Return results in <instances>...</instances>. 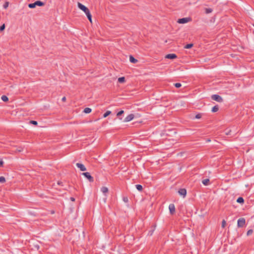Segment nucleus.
<instances>
[{
	"label": "nucleus",
	"mask_w": 254,
	"mask_h": 254,
	"mask_svg": "<svg viewBox=\"0 0 254 254\" xmlns=\"http://www.w3.org/2000/svg\"><path fill=\"white\" fill-rule=\"evenodd\" d=\"M77 6H78V7L80 10H81L83 11H84V12L85 13L86 15H87L88 14L90 13V10H89V9L87 7H86L85 5L82 4V3H81L80 2H78L77 3Z\"/></svg>",
	"instance_id": "obj_1"
},
{
	"label": "nucleus",
	"mask_w": 254,
	"mask_h": 254,
	"mask_svg": "<svg viewBox=\"0 0 254 254\" xmlns=\"http://www.w3.org/2000/svg\"><path fill=\"white\" fill-rule=\"evenodd\" d=\"M44 5V3L40 0H37L34 3H29L28 7L30 8H35L36 6H41Z\"/></svg>",
	"instance_id": "obj_2"
},
{
	"label": "nucleus",
	"mask_w": 254,
	"mask_h": 254,
	"mask_svg": "<svg viewBox=\"0 0 254 254\" xmlns=\"http://www.w3.org/2000/svg\"><path fill=\"white\" fill-rule=\"evenodd\" d=\"M190 20H191V19L190 17H185V18L179 19L178 20L177 22H178V23H180V24H185V23H187L189 22V21H190Z\"/></svg>",
	"instance_id": "obj_3"
},
{
	"label": "nucleus",
	"mask_w": 254,
	"mask_h": 254,
	"mask_svg": "<svg viewBox=\"0 0 254 254\" xmlns=\"http://www.w3.org/2000/svg\"><path fill=\"white\" fill-rule=\"evenodd\" d=\"M211 98L213 100L216 101L218 102H222L223 101L222 98L220 96L217 94L212 95Z\"/></svg>",
	"instance_id": "obj_4"
},
{
	"label": "nucleus",
	"mask_w": 254,
	"mask_h": 254,
	"mask_svg": "<svg viewBox=\"0 0 254 254\" xmlns=\"http://www.w3.org/2000/svg\"><path fill=\"white\" fill-rule=\"evenodd\" d=\"M246 223V220L244 218H240L238 220L237 225L239 227H243Z\"/></svg>",
	"instance_id": "obj_5"
},
{
	"label": "nucleus",
	"mask_w": 254,
	"mask_h": 254,
	"mask_svg": "<svg viewBox=\"0 0 254 254\" xmlns=\"http://www.w3.org/2000/svg\"><path fill=\"white\" fill-rule=\"evenodd\" d=\"M134 118V115L132 114H130L127 116L124 120V122L127 123L132 121Z\"/></svg>",
	"instance_id": "obj_6"
},
{
	"label": "nucleus",
	"mask_w": 254,
	"mask_h": 254,
	"mask_svg": "<svg viewBox=\"0 0 254 254\" xmlns=\"http://www.w3.org/2000/svg\"><path fill=\"white\" fill-rule=\"evenodd\" d=\"M82 175L84 176L90 182H93L94 181L93 178L90 175V174L88 172L83 173Z\"/></svg>",
	"instance_id": "obj_7"
},
{
	"label": "nucleus",
	"mask_w": 254,
	"mask_h": 254,
	"mask_svg": "<svg viewBox=\"0 0 254 254\" xmlns=\"http://www.w3.org/2000/svg\"><path fill=\"white\" fill-rule=\"evenodd\" d=\"M178 193L180 195H182L183 196V197H185L187 194V190L185 189H181L179 190Z\"/></svg>",
	"instance_id": "obj_8"
},
{
	"label": "nucleus",
	"mask_w": 254,
	"mask_h": 254,
	"mask_svg": "<svg viewBox=\"0 0 254 254\" xmlns=\"http://www.w3.org/2000/svg\"><path fill=\"white\" fill-rule=\"evenodd\" d=\"M169 209L171 214H173L175 212V206L174 204H170L169 206Z\"/></svg>",
	"instance_id": "obj_9"
},
{
	"label": "nucleus",
	"mask_w": 254,
	"mask_h": 254,
	"mask_svg": "<svg viewBox=\"0 0 254 254\" xmlns=\"http://www.w3.org/2000/svg\"><path fill=\"white\" fill-rule=\"evenodd\" d=\"M76 165L81 171H85L86 170V167L82 164L77 163Z\"/></svg>",
	"instance_id": "obj_10"
},
{
	"label": "nucleus",
	"mask_w": 254,
	"mask_h": 254,
	"mask_svg": "<svg viewBox=\"0 0 254 254\" xmlns=\"http://www.w3.org/2000/svg\"><path fill=\"white\" fill-rule=\"evenodd\" d=\"M165 58L169 59H174L177 58V56L175 54H168L165 56Z\"/></svg>",
	"instance_id": "obj_11"
},
{
	"label": "nucleus",
	"mask_w": 254,
	"mask_h": 254,
	"mask_svg": "<svg viewBox=\"0 0 254 254\" xmlns=\"http://www.w3.org/2000/svg\"><path fill=\"white\" fill-rule=\"evenodd\" d=\"M129 61L130 63L135 64V63H137V60L136 59H135V58H134L133 57V56H129Z\"/></svg>",
	"instance_id": "obj_12"
},
{
	"label": "nucleus",
	"mask_w": 254,
	"mask_h": 254,
	"mask_svg": "<svg viewBox=\"0 0 254 254\" xmlns=\"http://www.w3.org/2000/svg\"><path fill=\"white\" fill-rule=\"evenodd\" d=\"M101 191L104 194H106L108 191V189L107 187H103L101 189Z\"/></svg>",
	"instance_id": "obj_13"
},
{
	"label": "nucleus",
	"mask_w": 254,
	"mask_h": 254,
	"mask_svg": "<svg viewBox=\"0 0 254 254\" xmlns=\"http://www.w3.org/2000/svg\"><path fill=\"white\" fill-rule=\"evenodd\" d=\"M237 202L239 203H243L244 202V199L242 197H239L237 198Z\"/></svg>",
	"instance_id": "obj_14"
},
{
	"label": "nucleus",
	"mask_w": 254,
	"mask_h": 254,
	"mask_svg": "<svg viewBox=\"0 0 254 254\" xmlns=\"http://www.w3.org/2000/svg\"><path fill=\"white\" fill-rule=\"evenodd\" d=\"M209 182V180L208 179H206L202 180V183L204 186H207Z\"/></svg>",
	"instance_id": "obj_15"
},
{
	"label": "nucleus",
	"mask_w": 254,
	"mask_h": 254,
	"mask_svg": "<svg viewBox=\"0 0 254 254\" xmlns=\"http://www.w3.org/2000/svg\"><path fill=\"white\" fill-rule=\"evenodd\" d=\"M92 110L90 108H85L84 110V112L86 114H89L91 112Z\"/></svg>",
	"instance_id": "obj_16"
},
{
	"label": "nucleus",
	"mask_w": 254,
	"mask_h": 254,
	"mask_svg": "<svg viewBox=\"0 0 254 254\" xmlns=\"http://www.w3.org/2000/svg\"><path fill=\"white\" fill-rule=\"evenodd\" d=\"M135 187L136 189L139 191H141L142 190V186L141 185H136Z\"/></svg>",
	"instance_id": "obj_17"
},
{
	"label": "nucleus",
	"mask_w": 254,
	"mask_h": 254,
	"mask_svg": "<svg viewBox=\"0 0 254 254\" xmlns=\"http://www.w3.org/2000/svg\"><path fill=\"white\" fill-rule=\"evenodd\" d=\"M1 99L4 102H6L8 100V97L5 95H2L1 97Z\"/></svg>",
	"instance_id": "obj_18"
},
{
	"label": "nucleus",
	"mask_w": 254,
	"mask_h": 254,
	"mask_svg": "<svg viewBox=\"0 0 254 254\" xmlns=\"http://www.w3.org/2000/svg\"><path fill=\"white\" fill-rule=\"evenodd\" d=\"M125 81V78L124 77H119L118 78V81L120 83H123V82H124Z\"/></svg>",
	"instance_id": "obj_19"
},
{
	"label": "nucleus",
	"mask_w": 254,
	"mask_h": 254,
	"mask_svg": "<svg viewBox=\"0 0 254 254\" xmlns=\"http://www.w3.org/2000/svg\"><path fill=\"white\" fill-rule=\"evenodd\" d=\"M218 110V107L217 106H214L212 109V112H216Z\"/></svg>",
	"instance_id": "obj_20"
},
{
	"label": "nucleus",
	"mask_w": 254,
	"mask_h": 254,
	"mask_svg": "<svg viewBox=\"0 0 254 254\" xmlns=\"http://www.w3.org/2000/svg\"><path fill=\"white\" fill-rule=\"evenodd\" d=\"M111 112L110 111H107L104 115H103V117L104 118H106L107 116H108L110 114H111Z\"/></svg>",
	"instance_id": "obj_21"
},
{
	"label": "nucleus",
	"mask_w": 254,
	"mask_h": 254,
	"mask_svg": "<svg viewBox=\"0 0 254 254\" xmlns=\"http://www.w3.org/2000/svg\"><path fill=\"white\" fill-rule=\"evenodd\" d=\"M212 9L210 8H208L205 9V13L206 14L210 13L212 12Z\"/></svg>",
	"instance_id": "obj_22"
},
{
	"label": "nucleus",
	"mask_w": 254,
	"mask_h": 254,
	"mask_svg": "<svg viewBox=\"0 0 254 254\" xmlns=\"http://www.w3.org/2000/svg\"><path fill=\"white\" fill-rule=\"evenodd\" d=\"M88 20H89V21L92 23V15L91 14V13H89L87 15H86Z\"/></svg>",
	"instance_id": "obj_23"
},
{
	"label": "nucleus",
	"mask_w": 254,
	"mask_h": 254,
	"mask_svg": "<svg viewBox=\"0 0 254 254\" xmlns=\"http://www.w3.org/2000/svg\"><path fill=\"white\" fill-rule=\"evenodd\" d=\"M192 46H193V44H189L186 45L185 46V48H186V49H190V48H191Z\"/></svg>",
	"instance_id": "obj_24"
},
{
	"label": "nucleus",
	"mask_w": 254,
	"mask_h": 254,
	"mask_svg": "<svg viewBox=\"0 0 254 254\" xmlns=\"http://www.w3.org/2000/svg\"><path fill=\"white\" fill-rule=\"evenodd\" d=\"M8 5H9V3L8 2L6 1L5 2L3 5V7L4 9H6L7 8V7L8 6Z\"/></svg>",
	"instance_id": "obj_25"
},
{
	"label": "nucleus",
	"mask_w": 254,
	"mask_h": 254,
	"mask_svg": "<svg viewBox=\"0 0 254 254\" xmlns=\"http://www.w3.org/2000/svg\"><path fill=\"white\" fill-rule=\"evenodd\" d=\"M5 178L4 177H0V182L1 183H3L4 182H5Z\"/></svg>",
	"instance_id": "obj_26"
},
{
	"label": "nucleus",
	"mask_w": 254,
	"mask_h": 254,
	"mask_svg": "<svg viewBox=\"0 0 254 254\" xmlns=\"http://www.w3.org/2000/svg\"><path fill=\"white\" fill-rule=\"evenodd\" d=\"M201 116H202V115L201 114H198L195 115V118L196 119H199L201 118Z\"/></svg>",
	"instance_id": "obj_27"
},
{
	"label": "nucleus",
	"mask_w": 254,
	"mask_h": 254,
	"mask_svg": "<svg viewBox=\"0 0 254 254\" xmlns=\"http://www.w3.org/2000/svg\"><path fill=\"white\" fill-rule=\"evenodd\" d=\"M124 111L123 110H122V111L119 112L117 114V116L120 117L121 115H122L124 113Z\"/></svg>",
	"instance_id": "obj_28"
},
{
	"label": "nucleus",
	"mask_w": 254,
	"mask_h": 254,
	"mask_svg": "<svg viewBox=\"0 0 254 254\" xmlns=\"http://www.w3.org/2000/svg\"><path fill=\"white\" fill-rule=\"evenodd\" d=\"M5 28V24H2L0 27V32L3 31Z\"/></svg>",
	"instance_id": "obj_29"
},
{
	"label": "nucleus",
	"mask_w": 254,
	"mask_h": 254,
	"mask_svg": "<svg viewBox=\"0 0 254 254\" xmlns=\"http://www.w3.org/2000/svg\"><path fill=\"white\" fill-rule=\"evenodd\" d=\"M175 86L177 88H179L182 86V84L180 83H176L175 84Z\"/></svg>",
	"instance_id": "obj_30"
},
{
	"label": "nucleus",
	"mask_w": 254,
	"mask_h": 254,
	"mask_svg": "<svg viewBox=\"0 0 254 254\" xmlns=\"http://www.w3.org/2000/svg\"><path fill=\"white\" fill-rule=\"evenodd\" d=\"M226 222L225 220H223L222 222V227L224 228L225 227Z\"/></svg>",
	"instance_id": "obj_31"
},
{
	"label": "nucleus",
	"mask_w": 254,
	"mask_h": 254,
	"mask_svg": "<svg viewBox=\"0 0 254 254\" xmlns=\"http://www.w3.org/2000/svg\"><path fill=\"white\" fill-rule=\"evenodd\" d=\"M123 201L126 203L128 201V198L127 197H124Z\"/></svg>",
	"instance_id": "obj_32"
},
{
	"label": "nucleus",
	"mask_w": 254,
	"mask_h": 254,
	"mask_svg": "<svg viewBox=\"0 0 254 254\" xmlns=\"http://www.w3.org/2000/svg\"><path fill=\"white\" fill-rule=\"evenodd\" d=\"M253 233V230H249L247 232V235H250Z\"/></svg>",
	"instance_id": "obj_33"
},
{
	"label": "nucleus",
	"mask_w": 254,
	"mask_h": 254,
	"mask_svg": "<svg viewBox=\"0 0 254 254\" xmlns=\"http://www.w3.org/2000/svg\"><path fill=\"white\" fill-rule=\"evenodd\" d=\"M30 123L33 125H37V122L35 121H31Z\"/></svg>",
	"instance_id": "obj_34"
},
{
	"label": "nucleus",
	"mask_w": 254,
	"mask_h": 254,
	"mask_svg": "<svg viewBox=\"0 0 254 254\" xmlns=\"http://www.w3.org/2000/svg\"><path fill=\"white\" fill-rule=\"evenodd\" d=\"M62 100L63 101H65L66 100V97H63L62 99Z\"/></svg>",
	"instance_id": "obj_35"
},
{
	"label": "nucleus",
	"mask_w": 254,
	"mask_h": 254,
	"mask_svg": "<svg viewBox=\"0 0 254 254\" xmlns=\"http://www.w3.org/2000/svg\"><path fill=\"white\" fill-rule=\"evenodd\" d=\"M3 164V161L1 160H0V167L2 166Z\"/></svg>",
	"instance_id": "obj_36"
},
{
	"label": "nucleus",
	"mask_w": 254,
	"mask_h": 254,
	"mask_svg": "<svg viewBox=\"0 0 254 254\" xmlns=\"http://www.w3.org/2000/svg\"><path fill=\"white\" fill-rule=\"evenodd\" d=\"M70 200L72 201H74L75 200V198L73 197H70Z\"/></svg>",
	"instance_id": "obj_37"
},
{
	"label": "nucleus",
	"mask_w": 254,
	"mask_h": 254,
	"mask_svg": "<svg viewBox=\"0 0 254 254\" xmlns=\"http://www.w3.org/2000/svg\"><path fill=\"white\" fill-rule=\"evenodd\" d=\"M153 231H154V230H153L152 231V232L150 233V235H152V233H153Z\"/></svg>",
	"instance_id": "obj_38"
},
{
	"label": "nucleus",
	"mask_w": 254,
	"mask_h": 254,
	"mask_svg": "<svg viewBox=\"0 0 254 254\" xmlns=\"http://www.w3.org/2000/svg\"><path fill=\"white\" fill-rule=\"evenodd\" d=\"M226 133L227 134H229V133L228 132H226Z\"/></svg>",
	"instance_id": "obj_39"
},
{
	"label": "nucleus",
	"mask_w": 254,
	"mask_h": 254,
	"mask_svg": "<svg viewBox=\"0 0 254 254\" xmlns=\"http://www.w3.org/2000/svg\"><path fill=\"white\" fill-rule=\"evenodd\" d=\"M210 141V139L207 140V141H208V142Z\"/></svg>",
	"instance_id": "obj_40"
}]
</instances>
